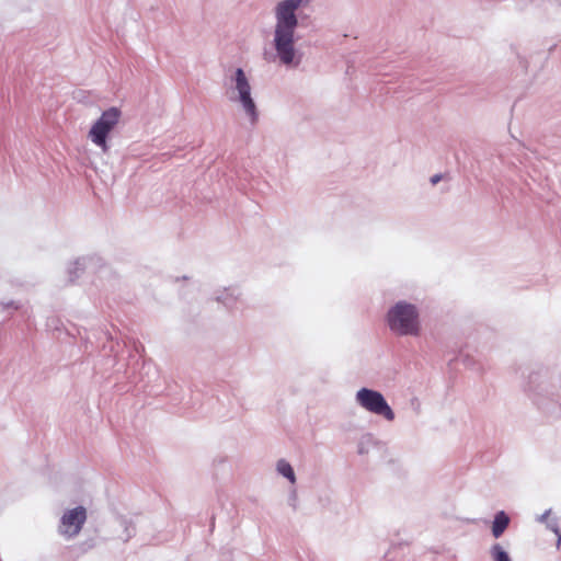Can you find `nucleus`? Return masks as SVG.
<instances>
[{"label": "nucleus", "instance_id": "14", "mask_svg": "<svg viewBox=\"0 0 561 561\" xmlns=\"http://www.w3.org/2000/svg\"><path fill=\"white\" fill-rule=\"evenodd\" d=\"M550 514H551V511H550V510L546 511V512H545V513H543V514L538 518V520H539V522H541V523H546V524H547V522L551 519V518H549V517H550Z\"/></svg>", "mask_w": 561, "mask_h": 561}, {"label": "nucleus", "instance_id": "6", "mask_svg": "<svg viewBox=\"0 0 561 561\" xmlns=\"http://www.w3.org/2000/svg\"><path fill=\"white\" fill-rule=\"evenodd\" d=\"M87 519L88 510L84 505L65 507L58 519L57 533L65 540H73L80 535Z\"/></svg>", "mask_w": 561, "mask_h": 561}, {"label": "nucleus", "instance_id": "3", "mask_svg": "<svg viewBox=\"0 0 561 561\" xmlns=\"http://www.w3.org/2000/svg\"><path fill=\"white\" fill-rule=\"evenodd\" d=\"M383 322L391 334L399 337H419L423 331L421 308L417 304L398 299L385 312Z\"/></svg>", "mask_w": 561, "mask_h": 561}, {"label": "nucleus", "instance_id": "7", "mask_svg": "<svg viewBox=\"0 0 561 561\" xmlns=\"http://www.w3.org/2000/svg\"><path fill=\"white\" fill-rule=\"evenodd\" d=\"M241 293L237 288L225 287L214 293V299L227 309L234 308L240 299Z\"/></svg>", "mask_w": 561, "mask_h": 561}, {"label": "nucleus", "instance_id": "1", "mask_svg": "<svg viewBox=\"0 0 561 561\" xmlns=\"http://www.w3.org/2000/svg\"><path fill=\"white\" fill-rule=\"evenodd\" d=\"M311 0H279L273 8L274 26L272 46L280 65L296 68L302 54L296 47L299 12L309 7Z\"/></svg>", "mask_w": 561, "mask_h": 561}, {"label": "nucleus", "instance_id": "2", "mask_svg": "<svg viewBox=\"0 0 561 561\" xmlns=\"http://www.w3.org/2000/svg\"><path fill=\"white\" fill-rule=\"evenodd\" d=\"M226 94L252 126L260 119V111L254 95L251 77L241 67L230 70L226 78Z\"/></svg>", "mask_w": 561, "mask_h": 561}, {"label": "nucleus", "instance_id": "9", "mask_svg": "<svg viewBox=\"0 0 561 561\" xmlns=\"http://www.w3.org/2000/svg\"><path fill=\"white\" fill-rule=\"evenodd\" d=\"M510 522V516L504 511L497 512L491 526L492 536L496 539L500 538L508 527Z\"/></svg>", "mask_w": 561, "mask_h": 561}, {"label": "nucleus", "instance_id": "4", "mask_svg": "<svg viewBox=\"0 0 561 561\" xmlns=\"http://www.w3.org/2000/svg\"><path fill=\"white\" fill-rule=\"evenodd\" d=\"M121 117L122 111L112 106L102 112L100 117L92 123L87 137L101 152L106 153L110 150L108 139Z\"/></svg>", "mask_w": 561, "mask_h": 561}, {"label": "nucleus", "instance_id": "16", "mask_svg": "<svg viewBox=\"0 0 561 561\" xmlns=\"http://www.w3.org/2000/svg\"><path fill=\"white\" fill-rule=\"evenodd\" d=\"M557 536H558V547H559L561 545V534L559 533V535H557Z\"/></svg>", "mask_w": 561, "mask_h": 561}, {"label": "nucleus", "instance_id": "8", "mask_svg": "<svg viewBox=\"0 0 561 561\" xmlns=\"http://www.w3.org/2000/svg\"><path fill=\"white\" fill-rule=\"evenodd\" d=\"M276 473L284 478L291 486L297 482L296 472L294 467L284 458H280L275 463Z\"/></svg>", "mask_w": 561, "mask_h": 561}, {"label": "nucleus", "instance_id": "12", "mask_svg": "<svg viewBox=\"0 0 561 561\" xmlns=\"http://www.w3.org/2000/svg\"><path fill=\"white\" fill-rule=\"evenodd\" d=\"M371 443L373 436L370 434L363 435L357 443V453L360 455L367 454Z\"/></svg>", "mask_w": 561, "mask_h": 561}, {"label": "nucleus", "instance_id": "10", "mask_svg": "<svg viewBox=\"0 0 561 561\" xmlns=\"http://www.w3.org/2000/svg\"><path fill=\"white\" fill-rule=\"evenodd\" d=\"M489 553L492 561H513L508 551L499 542L491 546Z\"/></svg>", "mask_w": 561, "mask_h": 561}, {"label": "nucleus", "instance_id": "5", "mask_svg": "<svg viewBox=\"0 0 561 561\" xmlns=\"http://www.w3.org/2000/svg\"><path fill=\"white\" fill-rule=\"evenodd\" d=\"M354 402L363 411L379 416L387 422H393L396 419L393 409L378 390L360 387L354 394Z\"/></svg>", "mask_w": 561, "mask_h": 561}, {"label": "nucleus", "instance_id": "11", "mask_svg": "<svg viewBox=\"0 0 561 561\" xmlns=\"http://www.w3.org/2000/svg\"><path fill=\"white\" fill-rule=\"evenodd\" d=\"M94 257H79L70 263L69 265V272L75 274L77 276L78 271L85 270L90 267V265L93 263Z\"/></svg>", "mask_w": 561, "mask_h": 561}, {"label": "nucleus", "instance_id": "13", "mask_svg": "<svg viewBox=\"0 0 561 561\" xmlns=\"http://www.w3.org/2000/svg\"><path fill=\"white\" fill-rule=\"evenodd\" d=\"M547 527L556 535H559V524L557 518H551L550 520H548Z\"/></svg>", "mask_w": 561, "mask_h": 561}, {"label": "nucleus", "instance_id": "15", "mask_svg": "<svg viewBox=\"0 0 561 561\" xmlns=\"http://www.w3.org/2000/svg\"><path fill=\"white\" fill-rule=\"evenodd\" d=\"M439 180H440L439 175H435V176L432 178L431 181H432L433 184H436Z\"/></svg>", "mask_w": 561, "mask_h": 561}]
</instances>
